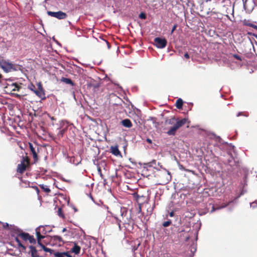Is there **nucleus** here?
I'll return each mask as SVG.
<instances>
[{"instance_id":"nucleus-1","label":"nucleus","mask_w":257,"mask_h":257,"mask_svg":"<svg viewBox=\"0 0 257 257\" xmlns=\"http://www.w3.org/2000/svg\"><path fill=\"white\" fill-rule=\"evenodd\" d=\"M187 118L179 119L175 117H172L166 120L165 123L169 125H173L168 131L167 134L169 136H175L176 131L183 125H184L187 122Z\"/></svg>"},{"instance_id":"nucleus-2","label":"nucleus","mask_w":257,"mask_h":257,"mask_svg":"<svg viewBox=\"0 0 257 257\" xmlns=\"http://www.w3.org/2000/svg\"><path fill=\"white\" fill-rule=\"evenodd\" d=\"M0 67L7 73L20 70V65L13 64L5 60L0 61Z\"/></svg>"},{"instance_id":"nucleus-3","label":"nucleus","mask_w":257,"mask_h":257,"mask_svg":"<svg viewBox=\"0 0 257 257\" xmlns=\"http://www.w3.org/2000/svg\"><path fill=\"white\" fill-rule=\"evenodd\" d=\"M48 226H40L36 229V233L38 244H40L41 240L45 237L42 234H45L47 232H49L51 230L46 229Z\"/></svg>"},{"instance_id":"nucleus-4","label":"nucleus","mask_w":257,"mask_h":257,"mask_svg":"<svg viewBox=\"0 0 257 257\" xmlns=\"http://www.w3.org/2000/svg\"><path fill=\"white\" fill-rule=\"evenodd\" d=\"M154 45L160 49H163L166 46L167 40L165 38L157 37L154 39Z\"/></svg>"},{"instance_id":"nucleus-5","label":"nucleus","mask_w":257,"mask_h":257,"mask_svg":"<svg viewBox=\"0 0 257 257\" xmlns=\"http://www.w3.org/2000/svg\"><path fill=\"white\" fill-rule=\"evenodd\" d=\"M47 14L49 16L56 18L60 20L64 19L67 17V15L66 14V13L62 12L61 11H59L57 12L48 11Z\"/></svg>"},{"instance_id":"nucleus-6","label":"nucleus","mask_w":257,"mask_h":257,"mask_svg":"<svg viewBox=\"0 0 257 257\" xmlns=\"http://www.w3.org/2000/svg\"><path fill=\"white\" fill-rule=\"evenodd\" d=\"M243 8L248 13L251 12L255 6L253 1L243 0Z\"/></svg>"},{"instance_id":"nucleus-7","label":"nucleus","mask_w":257,"mask_h":257,"mask_svg":"<svg viewBox=\"0 0 257 257\" xmlns=\"http://www.w3.org/2000/svg\"><path fill=\"white\" fill-rule=\"evenodd\" d=\"M110 152L115 156H121V153L117 146H111L110 147Z\"/></svg>"},{"instance_id":"nucleus-8","label":"nucleus","mask_w":257,"mask_h":257,"mask_svg":"<svg viewBox=\"0 0 257 257\" xmlns=\"http://www.w3.org/2000/svg\"><path fill=\"white\" fill-rule=\"evenodd\" d=\"M24 158H23V162L20 164H18L17 167V172L20 173H23L26 169V166L24 163Z\"/></svg>"},{"instance_id":"nucleus-9","label":"nucleus","mask_w":257,"mask_h":257,"mask_svg":"<svg viewBox=\"0 0 257 257\" xmlns=\"http://www.w3.org/2000/svg\"><path fill=\"white\" fill-rule=\"evenodd\" d=\"M106 220L110 221L112 222H114L115 225L116 226H118L119 228L120 229V220L118 219L117 218H116V217L113 218L112 217L109 216L106 218Z\"/></svg>"},{"instance_id":"nucleus-10","label":"nucleus","mask_w":257,"mask_h":257,"mask_svg":"<svg viewBox=\"0 0 257 257\" xmlns=\"http://www.w3.org/2000/svg\"><path fill=\"white\" fill-rule=\"evenodd\" d=\"M228 165L231 167L233 169L235 167H237L238 165V163L237 161L235 160L234 158H233L232 156H231L228 159Z\"/></svg>"},{"instance_id":"nucleus-11","label":"nucleus","mask_w":257,"mask_h":257,"mask_svg":"<svg viewBox=\"0 0 257 257\" xmlns=\"http://www.w3.org/2000/svg\"><path fill=\"white\" fill-rule=\"evenodd\" d=\"M35 94L38 96L40 98L42 99H44L45 98V94L42 90V88L41 87V86H39V90H36L34 91Z\"/></svg>"},{"instance_id":"nucleus-12","label":"nucleus","mask_w":257,"mask_h":257,"mask_svg":"<svg viewBox=\"0 0 257 257\" xmlns=\"http://www.w3.org/2000/svg\"><path fill=\"white\" fill-rule=\"evenodd\" d=\"M121 124L127 128H130L132 126L133 124L131 121L129 119H124L121 121Z\"/></svg>"},{"instance_id":"nucleus-13","label":"nucleus","mask_w":257,"mask_h":257,"mask_svg":"<svg viewBox=\"0 0 257 257\" xmlns=\"http://www.w3.org/2000/svg\"><path fill=\"white\" fill-rule=\"evenodd\" d=\"M233 202V201H229L227 204H224L221 205V206L217 207L216 208H215L214 206H212V209L211 210L210 212H213L215 211L216 210L225 208L226 206H227L229 204H230L231 203H232Z\"/></svg>"},{"instance_id":"nucleus-14","label":"nucleus","mask_w":257,"mask_h":257,"mask_svg":"<svg viewBox=\"0 0 257 257\" xmlns=\"http://www.w3.org/2000/svg\"><path fill=\"white\" fill-rule=\"evenodd\" d=\"M30 252L31 253L32 257H37V251L36 248L33 246H30Z\"/></svg>"},{"instance_id":"nucleus-15","label":"nucleus","mask_w":257,"mask_h":257,"mask_svg":"<svg viewBox=\"0 0 257 257\" xmlns=\"http://www.w3.org/2000/svg\"><path fill=\"white\" fill-rule=\"evenodd\" d=\"M61 81L66 84H70L72 86L74 85V82L69 78L62 77Z\"/></svg>"},{"instance_id":"nucleus-16","label":"nucleus","mask_w":257,"mask_h":257,"mask_svg":"<svg viewBox=\"0 0 257 257\" xmlns=\"http://www.w3.org/2000/svg\"><path fill=\"white\" fill-rule=\"evenodd\" d=\"M19 236L25 241L28 240V238L30 237L29 234L25 232H22L20 233Z\"/></svg>"},{"instance_id":"nucleus-17","label":"nucleus","mask_w":257,"mask_h":257,"mask_svg":"<svg viewBox=\"0 0 257 257\" xmlns=\"http://www.w3.org/2000/svg\"><path fill=\"white\" fill-rule=\"evenodd\" d=\"M68 122L66 120H61L59 122L60 127L59 128H63L66 127V128L67 129L68 126Z\"/></svg>"},{"instance_id":"nucleus-18","label":"nucleus","mask_w":257,"mask_h":257,"mask_svg":"<svg viewBox=\"0 0 257 257\" xmlns=\"http://www.w3.org/2000/svg\"><path fill=\"white\" fill-rule=\"evenodd\" d=\"M58 134H57L58 137L59 138H61V137H63L64 133L67 130V128H66V127L63 128H58Z\"/></svg>"},{"instance_id":"nucleus-19","label":"nucleus","mask_w":257,"mask_h":257,"mask_svg":"<svg viewBox=\"0 0 257 257\" xmlns=\"http://www.w3.org/2000/svg\"><path fill=\"white\" fill-rule=\"evenodd\" d=\"M183 103V102L182 99L179 98L177 99L176 102V107L178 109L181 108L182 107Z\"/></svg>"},{"instance_id":"nucleus-20","label":"nucleus","mask_w":257,"mask_h":257,"mask_svg":"<svg viewBox=\"0 0 257 257\" xmlns=\"http://www.w3.org/2000/svg\"><path fill=\"white\" fill-rule=\"evenodd\" d=\"M80 250V247L76 245H75L73 248H72V251L73 252L75 253V254H77L79 253Z\"/></svg>"},{"instance_id":"nucleus-21","label":"nucleus","mask_w":257,"mask_h":257,"mask_svg":"<svg viewBox=\"0 0 257 257\" xmlns=\"http://www.w3.org/2000/svg\"><path fill=\"white\" fill-rule=\"evenodd\" d=\"M120 213L121 216L123 218L124 217H125L126 216V215L127 214V210H126V208L124 207L121 208L120 209Z\"/></svg>"},{"instance_id":"nucleus-22","label":"nucleus","mask_w":257,"mask_h":257,"mask_svg":"<svg viewBox=\"0 0 257 257\" xmlns=\"http://www.w3.org/2000/svg\"><path fill=\"white\" fill-rule=\"evenodd\" d=\"M102 46H106L108 49L110 48V45L109 43L104 39H101V41L99 42Z\"/></svg>"},{"instance_id":"nucleus-23","label":"nucleus","mask_w":257,"mask_h":257,"mask_svg":"<svg viewBox=\"0 0 257 257\" xmlns=\"http://www.w3.org/2000/svg\"><path fill=\"white\" fill-rule=\"evenodd\" d=\"M41 246H42V247L43 248V250L46 251V252H50V253H52V251H53V250H52L50 248H47L46 247H45L41 242H40V244H39Z\"/></svg>"},{"instance_id":"nucleus-24","label":"nucleus","mask_w":257,"mask_h":257,"mask_svg":"<svg viewBox=\"0 0 257 257\" xmlns=\"http://www.w3.org/2000/svg\"><path fill=\"white\" fill-rule=\"evenodd\" d=\"M40 186L46 193H49L51 191L50 189L46 185L42 184L40 185Z\"/></svg>"},{"instance_id":"nucleus-25","label":"nucleus","mask_w":257,"mask_h":257,"mask_svg":"<svg viewBox=\"0 0 257 257\" xmlns=\"http://www.w3.org/2000/svg\"><path fill=\"white\" fill-rule=\"evenodd\" d=\"M171 223L172 221L170 220H168L163 222V226L164 227H168L171 224Z\"/></svg>"},{"instance_id":"nucleus-26","label":"nucleus","mask_w":257,"mask_h":257,"mask_svg":"<svg viewBox=\"0 0 257 257\" xmlns=\"http://www.w3.org/2000/svg\"><path fill=\"white\" fill-rule=\"evenodd\" d=\"M30 243H35L36 241V239L34 238V237L33 236L30 235V237L28 239Z\"/></svg>"},{"instance_id":"nucleus-27","label":"nucleus","mask_w":257,"mask_h":257,"mask_svg":"<svg viewBox=\"0 0 257 257\" xmlns=\"http://www.w3.org/2000/svg\"><path fill=\"white\" fill-rule=\"evenodd\" d=\"M53 238H54V240H55L56 241H59V242L62 241V239L61 237H60V236L55 235L53 236Z\"/></svg>"},{"instance_id":"nucleus-28","label":"nucleus","mask_w":257,"mask_h":257,"mask_svg":"<svg viewBox=\"0 0 257 257\" xmlns=\"http://www.w3.org/2000/svg\"><path fill=\"white\" fill-rule=\"evenodd\" d=\"M58 215L60 217H62V218H64V215H63V213H62V209H61V208H58Z\"/></svg>"},{"instance_id":"nucleus-29","label":"nucleus","mask_w":257,"mask_h":257,"mask_svg":"<svg viewBox=\"0 0 257 257\" xmlns=\"http://www.w3.org/2000/svg\"><path fill=\"white\" fill-rule=\"evenodd\" d=\"M15 240L18 243V244L19 246H21V247L24 248V246H23V244L21 243V242L20 240H19V239L18 238V237H16Z\"/></svg>"},{"instance_id":"nucleus-30","label":"nucleus","mask_w":257,"mask_h":257,"mask_svg":"<svg viewBox=\"0 0 257 257\" xmlns=\"http://www.w3.org/2000/svg\"><path fill=\"white\" fill-rule=\"evenodd\" d=\"M232 57L239 61H241L242 60L241 56L237 54H233Z\"/></svg>"},{"instance_id":"nucleus-31","label":"nucleus","mask_w":257,"mask_h":257,"mask_svg":"<svg viewBox=\"0 0 257 257\" xmlns=\"http://www.w3.org/2000/svg\"><path fill=\"white\" fill-rule=\"evenodd\" d=\"M250 207L252 208H254L257 207V201L253 202L250 204Z\"/></svg>"},{"instance_id":"nucleus-32","label":"nucleus","mask_w":257,"mask_h":257,"mask_svg":"<svg viewBox=\"0 0 257 257\" xmlns=\"http://www.w3.org/2000/svg\"><path fill=\"white\" fill-rule=\"evenodd\" d=\"M64 254H66V253H61V252H56V253H55V256L56 257H63V255Z\"/></svg>"},{"instance_id":"nucleus-33","label":"nucleus","mask_w":257,"mask_h":257,"mask_svg":"<svg viewBox=\"0 0 257 257\" xmlns=\"http://www.w3.org/2000/svg\"><path fill=\"white\" fill-rule=\"evenodd\" d=\"M139 18L142 19H145L146 18V14L145 13H141L139 15Z\"/></svg>"},{"instance_id":"nucleus-34","label":"nucleus","mask_w":257,"mask_h":257,"mask_svg":"<svg viewBox=\"0 0 257 257\" xmlns=\"http://www.w3.org/2000/svg\"><path fill=\"white\" fill-rule=\"evenodd\" d=\"M29 147H30V150H31L32 153L36 152L35 148L33 147V146L31 143H29Z\"/></svg>"},{"instance_id":"nucleus-35","label":"nucleus","mask_w":257,"mask_h":257,"mask_svg":"<svg viewBox=\"0 0 257 257\" xmlns=\"http://www.w3.org/2000/svg\"><path fill=\"white\" fill-rule=\"evenodd\" d=\"M12 87H14L12 88L13 91L18 90V89L17 88L18 86L16 84H13Z\"/></svg>"},{"instance_id":"nucleus-36","label":"nucleus","mask_w":257,"mask_h":257,"mask_svg":"<svg viewBox=\"0 0 257 257\" xmlns=\"http://www.w3.org/2000/svg\"><path fill=\"white\" fill-rule=\"evenodd\" d=\"M156 163V161L155 160H153L152 162H151L149 163L145 164V165H147L148 166H151L153 164H155Z\"/></svg>"},{"instance_id":"nucleus-37","label":"nucleus","mask_w":257,"mask_h":257,"mask_svg":"<svg viewBox=\"0 0 257 257\" xmlns=\"http://www.w3.org/2000/svg\"><path fill=\"white\" fill-rule=\"evenodd\" d=\"M177 27V25L176 24L174 25V26L173 27L172 29L171 30V34H172L174 32V31L176 30Z\"/></svg>"},{"instance_id":"nucleus-38","label":"nucleus","mask_w":257,"mask_h":257,"mask_svg":"<svg viewBox=\"0 0 257 257\" xmlns=\"http://www.w3.org/2000/svg\"><path fill=\"white\" fill-rule=\"evenodd\" d=\"M32 154H33V156L34 159H37V154L36 152H33L32 153Z\"/></svg>"},{"instance_id":"nucleus-39","label":"nucleus","mask_w":257,"mask_h":257,"mask_svg":"<svg viewBox=\"0 0 257 257\" xmlns=\"http://www.w3.org/2000/svg\"><path fill=\"white\" fill-rule=\"evenodd\" d=\"M97 170H98V173H99V175H100V176L102 178L103 175H102V173H101V170L100 167H98V168H97Z\"/></svg>"},{"instance_id":"nucleus-40","label":"nucleus","mask_w":257,"mask_h":257,"mask_svg":"<svg viewBox=\"0 0 257 257\" xmlns=\"http://www.w3.org/2000/svg\"><path fill=\"white\" fill-rule=\"evenodd\" d=\"M3 85V80H2V76L0 74V86H2Z\"/></svg>"},{"instance_id":"nucleus-41","label":"nucleus","mask_w":257,"mask_h":257,"mask_svg":"<svg viewBox=\"0 0 257 257\" xmlns=\"http://www.w3.org/2000/svg\"><path fill=\"white\" fill-rule=\"evenodd\" d=\"M243 194H244V192H243V191H242L238 196H237L236 198H234V200H236V199H238V198H239V197H240V196L241 195H243Z\"/></svg>"},{"instance_id":"nucleus-42","label":"nucleus","mask_w":257,"mask_h":257,"mask_svg":"<svg viewBox=\"0 0 257 257\" xmlns=\"http://www.w3.org/2000/svg\"><path fill=\"white\" fill-rule=\"evenodd\" d=\"M184 57L186 59H188L189 58V54L187 53H186L185 54H184Z\"/></svg>"},{"instance_id":"nucleus-43","label":"nucleus","mask_w":257,"mask_h":257,"mask_svg":"<svg viewBox=\"0 0 257 257\" xmlns=\"http://www.w3.org/2000/svg\"><path fill=\"white\" fill-rule=\"evenodd\" d=\"M146 141H147V142L148 143H149V144H152V140H151L150 139H149V138H147V140H146Z\"/></svg>"},{"instance_id":"nucleus-44","label":"nucleus","mask_w":257,"mask_h":257,"mask_svg":"<svg viewBox=\"0 0 257 257\" xmlns=\"http://www.w3.org/2000/svg\"><path fill=\"white\" fill-rule=\"evenodd\" d=\"M250 26L251 27L253 28L254 29L257 30V25H254L251 24V25H250Z\"/></svg>"},{"instance_id":"nucleus-45","label":"nucleus","mask_w":257,"mask_h":257,"mask_svg":"<svg viewBox=\"0 0 257 257\" xmlns=\"http://www.w3.org/2000/svg\"><path fill=\"white\" fill-rule=\"evenodd\" d=\"M169 215L171 217H173L174 216V212L173 211L171 212L170 213H169Z\"/></svg>"},{"instance_id":"nucleus-46","label":"nucleus","mask_w":257,"mask_h":257,"mask_svg":"<svg viewBox=\"0 0 257 257\" xmlns=\"http://www.w3.org/2000/svg\"><path fill=\"white\" fill-rule=\"evenodd\" d=\"M138 248V246L137 247H136V246H134L133 248H132V250H133L134 252H135V251L136 250H137Z\"/></svg>"},{"instance_id":"nucleus-47","label":"nucleus","mask_w":257,"mask_h":257,"mask_svg":"<svg viewBox=\"0 0 257 257\" xmlns=\"http://www.w3.org/2000/svg\"><path fill=\"white\" fill-rule=\"evenodd\" d=\"M241 114V112H238L236 116L238 117V116H240Z\"/></svg>"},{"instance_id":"nucleus-48","label":"nucleus","mask_w":257,"mask_h":257,"mask_svg":"<svg viewBox=\"0 0 257 257\" xmlns=\"http://www.w3.org/2000/svg\"><path fill=\"white\" fill-rule=\"evenodd\" d=\"M66 230V228H64L62 230V232H65V231Z\"/></svg>"},{"instance_id":"nucleus-49","label":"nucleus","mask_w":257,"mask_h":257,"mask_svg":"<svg viewBox=\"0 0 257 257\" xmlns=\"http://www.w3.org/2000/svg\"><path fill=\"white\" fill-rule=\"evenodd\" d=\"M73 97H74V98L75 99H76V98H75V94H74V92H73Z\"/></svg>"},{"instance_id":"nucleus-50","label":"nucleus","mask_w":257,"mask_h":257,"mask_svg":"<svg viewBox=\"0 0 257 257\" xmlns=\"http://www.w3.org/2000/svg\"><path fill=\"white\" fill-rule=\"evenodd\" d=\"M90 198L92 200H93V197H92V196L91 195H90Z\"/></svg>"},{"instance_id":"nucleus-51","label":"nucleus","mask_w":257,"mask_h":257,"mask_svg":"<svg viewBox=\"0 0 257 257\" xmlns=\"http://www.w3.org/2000/svg\"><path fill=\"white\" fill-rule=\"evenodd\" d=\"M167 173L168 175H170V172L169 171H167Z\"/></svg>"},{"instance_id":"nucleus-52","label":"nucleus","mask_w":257,"mask_h":257,"mask_svg":"<svg viewBox=\"0 0 257 257\" xmlns=\"http://www.w3.org/2000/svg\"><path fill=\"white\" fill-rule=\"evenodd\" d=\"M6 226H9L8 223H7L6 224Z\"/></svg>"},{"instance_id":"nucleus-53","label":"nucleus","mask_w":257,"mask_h":257,"mask_svg":"<svg viewBox=\"0 0 257 257\" xmlns=\"http://www.w3.org/2000/svg\"><path fill=\"white\" fill-rule=\"evenodd\" d=\"M134 257H136L135 253H134Z\"/></svg>"}]
</instances>
